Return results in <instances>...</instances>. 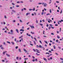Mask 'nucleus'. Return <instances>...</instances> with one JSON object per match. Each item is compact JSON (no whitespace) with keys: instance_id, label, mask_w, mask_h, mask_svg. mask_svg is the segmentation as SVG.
<instances>
[{"instance_id":"9b49d317","label":"nucleus","mask_w":63,"mask_h":63,"mask_svg":"<svg viewBox=\"0 0 63 63\" xmlns=\"http://www.w3.org/2000/svg\"><path fill=\"white\" fill-rule=\"evenodd\" d=\"M43 58V59H44L45 61H47V59H46V58Z\"/></svg>"},{"instance_id":"c03bdc74","label":"nucleus","mask_w":63,"mask_h":63,"mask_svg":"<svg viewBox=\"0 0 63 63\" xmlns=\"http://www.w3.org/2000/svg\"><path fill=\"white\" fill-rule=\"evenodd\" d=\"M48 20H50V22H52V20H50L49 19H48Z\"/></svg>"},{"instance_id":"473e14b6","label":"nucleus","mask_w":63,"mask_h":63,"mask_svg":"<svg viewBox=\"0 0 63 63\" xmlns=\"http://www.w3.org/2000/svg\"><path fill=\"white\" fill-rule=\"evenodd\" d=\"M33 51H34V52H36V49L35 50V49H33Z\"/></svg>"},{"instance_id":"37998d69","label":"nucleus","mask_w":63,"mask_h":63,"mask_svg":"<svg viewBox=\"0 0 63 63\" xmlns=\"http://www.w3.org/2000/svg\"><path fill=\"white\" fill-rule=\"evenodd\" d=\"M44 12H42V14H41L42 15H44Z\"/></svg>"},{"instance_id":"4468645a","label":"nucleus","mask_w":63,"mask_h":63,"mask_svg":"<svg viewBox=\"0 0 63 63\" xmlns=\"http://www.w3.org/2000/svg\"><path fill=\"white\" fill-rule=\"evenodd\" d=\"M53 47H54V49H56V47H55V46L54 45L53 46Z\"/></svg>"},{"instance_id":"864d4df0","label":"nucleus","mask_w":63,"mask_h":63,"mask_svg":"<svg viewBox=\"0 0 63 63\" xmlns=\"http://www.w3.org/2000/svg\"><path fill=\"white\" fill-rule=\"evenodd\" d=\"M32 58H33V59H35V57H34V56H32Z\"/></svg>"},{"instance_id":"a19ab883","label":"nucleus","mask_w":63,"mask_h":63,"mask_svg":"<svg viewBox=\"0 0 63 63\" xmlns=\"http://www.w3.org/2000/svg\"><path fill=\"white\" fill-rule=\"evenodd\" d=\"M62 10L61 11L60 14H62Z\"/></svg>"},{"instance_id":"72a5a7b5","label":"nucleus","mask_w":63,"mask_h":63,"mask_svg":"<svg viewBox=\"0 0 63 63\" xmlns=\"http://www.w3.org/2000/svg\"><path fill=\"white\" fill-rule=\"evenodd\" d=\"M47 16H48V15H50V14H47L46 15Z\"/></svg>"},{"instance_id":"412c9836","label":"nucleus","mask_w":63,"mask_h":63,"mask_svg":"<svg viewBox=\"0 0 63 63\" xmlns=\"http://www.w3.org/2000/svg\"><path fill=\"white\" fill-rule=\"evenodd\" d=\"M36 23H38V21L37 19L36 20Z\"/></svg>"},{"instance_id":"5fc2aeb1","label":"nucleus","mask_w":63,"mask_h":63,"mask_svg":"<svg viewBox=\"0 0 63 63\" xmlns=\"http://www.w3.org/2000/svg\"><path fill=\"white\" fill-rule=\"evenodd\" d=\"M34 39H35V41H36V42L37 40H36V38H34Z\"/></svg>"},{"instance_id":"7ed1b4c3","label":"nucleus","mask_w":63,"mask_h":63,"mask_svg":"<svg viewBox=\"0 0 63 63\" xmlns=\"http://www.w3.org/2000/svg\"><path fill=\"white\" fill-rule=\"evenodd\" d=\"M36 51L37 52H38V53H40V52H39V50L38 49H36Z\"/></svg>"},{"instance_id":"09e8293b","label":"nucleus","mask_w":63,"mask_h":63,"mask_svg":"<svg viewBox=\"0 0 63 63\" xmlns=\"http://www.w3.org/2000/svg\"><path fill=\"white\" fill-rule=\"evenodd\" d=\"M56 2L57 3H59V2L58 1H56Z\"/></svg>"},{"instance_id":"c756f323","label":"nucleus","mask_w":63,"mask_h":63,"mask_svg":"<svg viewBox=\"0 0 63 63\" xmlns=\"http://www.w3.org/2000/svg\"><path fill=\"white\" fill-rule=\"evenodd\" d=\"M60 59L61 60H63V58H60Z\"/></svg>"},{"instance_id":"a878e982","label":"nucleus","mask_w":63,"mask_h":63,"mask_svg":"<svg viewBox=\"0 0 63 63\" xmlns=\"http://www.w3.org/2000/svg\"><path fill=\"white\" fill-rule=\"evenodd\" d=\"M33 42H34V44H35V45H36V42H35V41H33Z\"/></svg>"},{"instance_id":"4c0bfd02","label":"nucleus","mask_w":63,"mask_h":63,"mask_svg":"<svg viewBox=\"0 0 63 63\" xmlns=\"http://www.w3.org/2000/svg\"><path fill=\"white\" fill-rule=\"evenodd\" d=\"M36 55H40V54H38V53H36Z\"/></svg>"},{"instance_id":"393cba45","label":"nucleus","mask_w":63,"mask_h":63,"mask_svg":"<svg viewBox=\"0 0 63 63\" xmlns=\"http://www.w3.org/2000/svg\"><path fill=\"white\" fill-rule=\"evenodd\" d=\"M35 10V7H34L33 9H32V10H33V11H34Z\"/></svg>"},{"instance_id":"f8f14e48","label":"nucleus","mask_w":63,"mask_h":63,"mask_svg":"<svg viewBox=\"0 0 63 63\" xmlns=\"http://www.w3.org/2000/svg\"><path fill=\"white\" fill-rule=\"evenodd\" d=\"M11 43H12V45H14V44H15V43H14V42H13V41H12L11 42Z\"/></svg>"},{"instance_id":"6e6d98bb","label":"nucleus","mask_w":63,"mask_h":63,"mask_svg":"<svg viewBox=\"0 0 63 63\" xmlns=\"http://www.w3.org/2000/svg\"><path fill=\"white\" fill-rule=\"evenodd\" d=\"M24 10H26V8H24Z\"/></svg>"},{"instance_id":"f3484780","label":"nucleus","mask_w":63,"mask_h":63,"mask_svg":"<svg viewBox=\"0 0 63 63\" xmlns=\"http://www.w3.org/2000/svg\"><path fill=\"white\" fill-rule=\"evenodd\" d=\"M49 12L50 13H51V10L50 9Z\"/></svg>"},{"instance_id":"cd10ccee","label":"nucleus","mask_w":63,"mask_h":63,"mask_svg":"<svg viewBox=\"0 0 63 63\" xmlns=\"http://www.w3.org/2000/svg\"><path fill=\"white\" fill-rule=\"evenodd\" d=\"M19 21L20 22H22V20H19Z\"/></svg>"},{"instance_id":"f03ea898","label":"nucleus","mask_w":63,"mask_h":63,"mask_svg":"<svg viewBox=\"0 0 63 63\" xmlns=\"http://www.w3.org/2000/svg\"><path fill=\"white\" fill-rule=\"evenodd\" d=\"M42 5H44V7H46V6H47V3H42Z\"/></svg>"},{"instance_id":"b1692460","label":"nucleus","mask_w":63,"mask_h":63,"mask_svg":"<svg viewBox=\"0 0 63 63\" xmlns=\"http://www.w3.org/2000/svg\"><path fill=\"white\" fill-rule=\"evenodd\" d=\"M13 22H16V20H14L12 21Z\"/></svg>"},{"instance_id":"bf43d9fd","label":"nucleus","mask_w":63,"mask_h":63,"mask_svg":"<svg viewBox=\"0 0 63 63\" xmlns=\"http://www.w3.org/2000/svg\"><path fill=\"white\" fill-rule=\"evenodd\" d=\"M1 49H4V48H3V47H1Z\"/></svg>"},{"instance_id":"774afa93","label":"nucleus","mask_w":63,"mask_h":63,"mask_svg":"<svg viewBox=\"0 0 63 63\" xmlns=\"http://www.w3.org/2000/svg\"><path fill=\"white\" fill-rule=\"evenodd\" d=\"M51 51H53V50L52 49H51Z\"/></svg>"},{"instance_id":"0eeeda50","label":"nucleus","mask_w":63,"mask_h":63,"mask_svg":"<svg viewBox=\"0 0 63 63\" xmlns=\"http://www.w3.org/2000/svg\"><path fill=\"white\" fill-rule=\"evenodd\" d=\"M27 35L28 36H29V37H30V36H31V35H30V34H29L28 33H27Z\"/></svg>"},{"instance_id":"9d476101","label":"nucleus","mask_w":63,"mask_h":63,"mask_svg":"<svg viewBox=\"0 0 63 63\" xmlns=\"http://www.w3.org/2000/svg\"><path fill=\"white\" fill-rule=\"evenodd\" d=\"M16 31L17 32V33H19V32H18V29H16Z\"/></svg>"},{"instance_id":"20e7f679","label":"nucleus","mask_w":63,"mask_h":63,"mask_svg":"<svg viewBox=\"0 0 63 63\" xmlns=\"http://www.w3.org/2000/svg\"><path fill=\"white\" fill-rule=\"evenodd\" d=\"M23 50L24 51H25V53L27 52H28L27 51H26V49H24Z\"/></svg>"},{"instance_id":"c85d7f7f","label":"nucleus","mask_w":63,"mask_h":63,"mask_svg":"<svg viewBox=\"0 0 63 63\" xmlns=\"http://www.w3.org/2000/svg\"><path fill=\"white\" fill-rule=\"evenodd\" d=\"M32 28L34 29V27L33 26H32Z\"/></svg>"},{"instance_id":"bb28decb","label":"nucleus","mask_w":63,"mask_h":63,"mask_svg":"<svg viewBox=\"0 0 63 63\" xmlns=\"http://www.w3.org/2000/svg\"><path fill=\"white\" fill-rule=\"evenodd\" d=\"M18 58H19V57H17L16 58V59H17V60H18Z\"/></svg>"},{"instance_id":"f704fd0d","label":"nucleus","mask_w":63,"mask_h":63,"mask_svg":"<svg viewBox=\"0 0 63 63\" xmlns=\"http://www.w3.org/2000/svg\"><path fill=\"white\" fill-rule=\"evenodd\" d=\"M18 48V46H16L15 47V48L16 49H17Z\"/></svg>"},{"instance_id":"6ab92c4d","label":"nucleus","mask_w":63,"mask_h":63,"mask_svg":"<svg viewBox=\"0 0 63 63\" xmlns=\"http://www.w3.org/2000/svg\"><path fill=\"white\" fill-rule=\"evenodd\" d=\"M51 0H50L49 2V4H51Z\"/></svg>"},{"instance_id":"338daca9","label":"nucleus","mask_w":63,"mask_h":63,"mask_svg":"<svg viewBox=\"0 0 63 63\" xmlns=\"http://www.w3.org/2000/svg\"><path fill=\"white\" fill-rule=\"evenodd\" d=\"M49 52H50V53H51V51H49Z\"/></svg>"},{"instance_id":"a18cd8bd","label":"nucleus","mask_w":63,"mask_h":63,"mask_svg":"<svg viewBox=\"0 0 63 63\" xmlns=\"http://www.w3.org/2000/svg\"><path fill=\"white\" fill-rule=\"evenodd\" d=\"M49 25L50 26H51V27H52V25L51 24H50Z\"/></svg>"},{"instance_id":"79ce46f5","label":"nucleus","mask_w":63,"mask_h":63,"mask_svg":"<svg viewBox=\"0 0 63 63\" xmlns=\"http://www.w3.org/2000/svg\"><path fill=\"white\" fill-rule=\"evenodd\" d=\"M42 48H43V50H45V48H44V47H42Z\"/></svg>"},{"instance_id":"a211bd4d","label":"nucleus","mask_w":63,"mask_h":63,"mask_svg":"<svg viewBox=\"0 0 63 63\" xmlns=\"http://www.w3.org/2000/svg\"><path fill=\"white\" fill-rule=\"evenodd\" d=\"M29 14H30V13H27L26 14V16H28V15H29Z\"/></svg>"},{"instance_id":"4be33fe9","label":"nucleus","mask_w":63,"mask_h":63,"mask_svg":"<svg viewBox=\"0 0 63 63\" xmlns=\"http://www.w3.org/2000/svg\"><path fill=\"white\" fill-rule=\"evenodd\" d=\"M57 38L58 39H60V37L59 36L57 35Z\"/></svg>"},{"instance_id":"3c124183","label":"nucleus","mask_w":63,"mask_h":63,"mask_svg":"<svg viewBox=\"0 0 63 63\" xmlns=\"http://www.w3.org/2000/svg\"><path fill=\"white\" fill-rule=\"evenodd\" d=\"M58 47L59 48V49H61V47H60L58 46Z\"/></svg>"},{"instance_id":"2f4dec72","label":"nucleus","mask_w":63,"mask_h":63,"mask_svg":"<svg viewBox=\"0 0 63 63\" xmlns=\"http://www.w3.org/2000/svg\"><path fill=\"white\" fill-rule=\"evenodd\" d=\"M14 41L15 42H16V38H15V39Z\"/></svg>"},{"instance_id":"13d9d810","label":"nucleus","mask_w":63,"mask_h":63,"mask_svg":"<svg viewBox=\"0 0 63 63\" xmlns=\"http://www.w3.org/2000/svg\"><path fill=\"white\" fill-rule=\"evenodd\" d=\"M17 3H20V2L19 1H18L17 2Z\"/></svg>"},{"instance_id":"69168bd1","label":"nucleus","mask_w":63,"mask_h":63,"mask_svg":"<svg viewBox=\"0 0 63 63\" xmlns=\"http://www.w3.org/2000/svg\"><path fill=\"white\" fill-rule=\"evenodd\" d=\"M57 34H58V33H59V31H57Z\"/></svg>"},{"instance_id":"7c9ffc66","label":"nucleus","mask_w":63,"mask_h":63,"mask_svg":"<svg viewBox=\"0 0 63 63\" xmlns=\"http://www.w3.org/2000/svg\"><path fill=\"white\" fill-rule=\"evenodd\" d=\"M46 54H49V53L48 52H47L46 53Z\"/></svg>"},{"instance_id":"e2e57ef3","label":"nucleus","mask_w":63,"mask_h":63,"mask_svg":"<svg viewBox=\"0 0 63 63\" xmlns=\"http://www.w3.org/2000/svg\"><path fill=\"white\" fill-rule=\"evenodd\" d=\"M32 61L33 62H34V61H35V59H33L32 60Z\"/></svg>"},{"instance_id":"58836bf2","label":"nucleus","mask_w":63,"mask_h":63,"mask_svg":"<svg viewBox=\"0 0 63 63\" xmlns=\"http://www.w3.org/2000/svg\"><path fill=\"white\" fill-rule=\"evenodd\" d=\"M20 3H23V1H21L20 2Z\"/></svg>"},{"instance_id":"aec40b11","label":"nucleus","mask_w":63,"mask_h":63,"mask_svg":"<svg viewBox=\"0 0 63 63\" xmlns=\"http://www.w3.org/2000/svg\"><path fill=\"white\" fill-rule=\"evenodd\" d=\"M7 43H9V44H11V43H10V42L9 41H7Z\"/></svg>"},{"instance_id":"c9c22d12","label":"nucleus","mask_w":63,"mask_h":63,"mask_svg":"<svg viewBox=\"0 0 63 63\" xmlns=\"http://www.w3.org/2000/svg\"><path fill=\"white\" fill-rule=\"evenodd\" d=\"M38 4H39V5H41V4H42V3H38Z\"/></svg>"},{"instance_id":"0e129e2a","label":"nucleus","mask_w":63,"mask_h":63,"mask_svg":"<svg viewBox=\"0 0 63 63\" xmlns=\"http://www.w3.org/2000/svg\"><path fill=\"white\" fill-rule=\"evenodd\" d=\"M29 22H28V23H27V25H28V24H29Z\"/></svg>"},{"instance_id":"49530a36","label":"nucleus","mask_w":63,"mask_h":63,"mask_svg":"<svg viewBox=\"0 0 63 63\" xmlns=\"http://www.w3.org/2000/svg\"><path fill=\"white\" fill-rule=\"evenodd\" d=\"M50 59V60H52V57H51Z\"/></svg>"},{"instance_id":"ddd939ff","label":"nucleus","mask_w":63,"mask_h":63,"mask_svg":"<svg viewBox=\"0 0 63 63\" xmlns=\"http://www.w3.org/2000/svg\"><path fill=\"white\" fill-rule=\"evenodd\" d=\"M24 31V30H23L22 29H21L20 30V31Z\"/></svg>"},{"instance_id":"dca6fc26","label":"nucleus","mask_w":63,"mask_h":63,"mask_svg":"<svg viewBox=\"0 0 63 63\" xmlns=\"http://www.w3.org/2000/svg\"><path fill=\"white\" fill-rule=\"evenodd\" d=\"M44 42L46 43V44H48V43H47V42L46 41H44Z\"/></svg>"},{"instance_id":"1a4fd4ad","label":"nucleus","mask_w":63,"mask_h":63,"mask_svg":"<svg viewBox=\"0 0 63 63\" xmlns=\"http://www.w3.org/2000/svg\"><path fill=\"white\" fill-rule=\"evenodd\" d=\"M39 47V48H42L43 47L41 45H39V46H38Z\"/></svg>"},{"instance_id":"de8ad7c7","label":"nucleus","mask_w":63,"mask_h":63,"mask_svg":"<svg viewBox=\"0 0 63 63\" xmlns=\"http://www.w3.org/2000/svg\"><path fill=\"white\" fill-rule=\"evenodd\" d=\"M4 18H7V17H6V16L5 15L4 16Z\"/></svg>"},{"instance_id":"5701e85b","label":"nucleus","mask_w":63,"mask_h":63,"mask_svg":"<svg viewBox=\"0 0 63 63\" xmlns=\"http://www.w3.org/2000/svg\"><path fill=\"white\" fill-rule=\"evenodd\" d=\"M51 28V27H50V26H49L48 28V29L49 30H50V29Z\"/></svg>"},{"instance_id":"39448f33","label":"nucleus","mask_w":63,"mask_h":63,"mask_svg":"<svg viewBox=\"0 0 63 63\" xmlns=\"http://www.w3.org/2000/svg\"><path fill=\"white\" fill-rule=\"evenodd\" d=\"M59 22H61V21H60V20L59 21H58V24H60V23H59Z\"/></svg>"},{"instance_id":"603ef678","label":"nucleus","mask_w":63,"mask_h":63,"mask_svg":"<svg viewBox=\"0 0 63 63\" xmlns=\"http://www.w3.org/2000/svg\"><path fill=\"white\" fill-rule=\"evenodd\" d=\"M58 25L57 24H55V26H58Z\"/></svg>"},{"instance_id":"e433bc0d","label":"nucleus","mask_w":63,"mask_h":63,"mask_svg":"<svg viewBox=\"0 0 63 63\" xmlns=\"http://www.w3.org/2000/svg\"><path fill=\"white\" fill-rule=\"evenodd\" d=\"M12 5H15V4H14V3H12Z\"/></svg>"},{"instance_id":"423d86ee","label":"nucleus","mask_w":63,"mask_h":63,"mask_svg":"<svg viewBox=\"0 0 63 63\" xmlns=\"http://www.w3.org/2000/svg\"><path fill=\"white\" fill-rule=\"evenodd\" d=\"M12 12H13L14 13H15L16 12V11L15 10H12Z\"/></svg>"},{"instance_id":"052dcab7","label":"nucleus","mask_w":63,"mask_h":63,"mask_svg":"<svg viewBox=\"0 0 63 63\" xmlns=\"http://www.w3.org/2000/svg\"><path fill=\"white\" fill-rule=\"evenodd\" d=\"M51 28H52V29H54V27H51Z\"/></svg>"},{"instance_id":"680f3d73","label":"nucleus","mask_w":63,"mask_h":63,"mask_svg":"<svg viewBox=\"0 0 63 63\" xmlns=\"http://www.w3.org/2000/svg\"><path fill=\"white\" fill-rule=\"evenodd\" d=\"M19 5H17L16 6V7H19Z\"/></svg>"},{"instance_id":"f257e3e1","label":"nucleus","mask_w":63,"mask_h":63,"mask_svg":"<svg viewBox=\"0 0 63 63\" xmlns=\"http://www.w3.org/2000/svg\"><path fill=\"white\" fill-rule=\"evenodd\" d=\"M10 32H9L8 33V34H11V35H13L14 34V33H13V30H11L10 31Z\"/></svg>"},{"instance_id":"2eb2a0df","label":"nucleus","mask_w":63,"mask_h":63,"mask_svg":"<svg viewBox=\"0 0 63 63\" xmlns=\"http://www.w3.org/2000/svg\"><path fill=\"white\" fill-rule=\"evenodd\" d=\"M6 55L7 56V57H9V56H10V55L9 54H6Z\"/></svg>"},{"instance_id":"6e6552de","label":"nucleus","mask_w":63,"mask_h":63,"mask_svg":"<svg viewBox=\"0 0 63 63\" xmlns=\"http://www.w3.org/2000/svg\"><path fill=\"white\" fill-rule=\"evenodd\" d=\"M21 49H20L19 48L18 49V51H19V52H21Z\"/></svg>"},{"instance_id":"ea45409f","label":"nucleus","mask_w":63,"mask_h":63,"mask_svg":"<svg viewBox=\"0 0 63 63\" xmlns=\"http://www.w3.org/2000/svg\"><path fill=\"white\" fill-rule=\"evenodd\" d=\"M39 42H40V43H41V44H42V41H41L40 40V41H39Z\"/></svg>"},{"instance_id":"4d7b16f0","label":"nucleus","mask_w":63,"mask_h":63,"mask_svg":"<svg viewBox=\"0 0 63 63\" xmlns=\"http://www.w3.org/2000/svg\"><path fill=\"white\" fill-rule=\"evenodd\" d=\"M51 35H54V33H51Z\"/></svg>"},{"instance_id":"8fccbe9b","label":"nucleus","mask_w":63,"mask_h":63,"mask_svg":"<svg viewBox=\"0 0 63 63\" xmlns=\"http://www.w3.org/2000/svg\"><path fill=\"white\" fill-rule=\"evenodd\" d=\"M45 33V31H43V34L44 35H45V33Z\"/></svg>"}]
</instances>
